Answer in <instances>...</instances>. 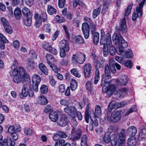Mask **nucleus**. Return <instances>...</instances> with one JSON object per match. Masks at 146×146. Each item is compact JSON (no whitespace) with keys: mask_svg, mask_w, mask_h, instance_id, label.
Masks as SVG:
<instances>
[{"mask_svg":"<svg viewBox=\"0 0 146 146\" xmlns=\"http://www.w3.org/2000/svg\"><path fill=\"white\" fill-rule=\"evenodd\" d=\"M78 86L76 81L73 79H72L70 83V88L72 90L74 91L76 89Z\"/></svg>","mask_w":146,"mask_h":146,"instance_id":"nucleus-42","label":"nucleus"},{"mask_svg":"<svg viewBox=\"0 0 146 146\" xmlns=\"http://www.w3.org/2000/svg\"><path fill=\"white\" fill-rule=\"evenodd\" d=\"M22 12L25 17L28 16V15L30 14H32L30 13V10L26 7H25L23 8Z\"/></svg>","mask_w":146,"mask_h":146,"instance_id":"nucleus-51","label":"nucleus"},{"mask_svg":"<svg viewBox=\"0 0 146 146\" xmlns=\"http://www.w3.org/2000/svg\"><path fill=\"white\" fill-rule=\"evenodd\" d=\"M111 140L110 133L109 132L106 133L103 138L104 141L106 143H110Z\"/></svg>","mask_w":146,"mask_h":146,"instance_id":"nucleus-39","label":"nucleus"},{"mask_svg":"<svg viewBox=\"0 0 146 146\" xmlns=\"http://www.w3.org/2000/svg\"><path fill=\"white\" fill-rule=\"evenodd\" d=\"M48 102L47 100L43 96H40L38 97V103L41 105H45Z\"/></svg>","mask_w":146,"mask_h":146,"instance_id":"nucleus-27","label":"nucleus"},{"mask_svg":"<svg viewBox=\"0 0 146 146\" xmlns=\"http://www.w3.org/2000/svg\"><path fill=\"white\" fill-rule=\"evenodd\" d=\"M47 11L48 13L50 15L55 14L56 13V10L51 5H49L47 6Z\"/></svg>","mask_w":146,"mask_h":146,"instance_id":"nucleus-35","label":"nucleus"},{"mask_svg":"<svg viewBox=\"0 0 146 146\" xmlns=\"http://www.w3.org/2000/svg\"><path fill=\"white\" fill-rule=\"evenodd\" d=\"M47 62L48 65L53 63L55 61V59L51 55L48 53H47L46 55Z\"/></svg>","mask_w":146,"mask_h":146,"instance_id":"nucleus-32","label":"nucleus"},{"mask_svg":"<svg viewBox=\"0 0 146 146\" xmlns=\"http://www.w3.org/2000/svg\"><path fill=\"white\" fill-rule=\"evenodd\" d=\"M139 7L136 8V12L137 14H138L139 18H141L142 17V8L143 7L142 3H139Z\"/></svg>","mask_w":146,"mask_h":146,"instance_id":"nucleus-41","label":"nucleus"},{"mask_svg":"<svg viewBox=\"0 0 146 146\" xmlns=\"http://www.w3.org/2000/svg\"><path fill=\"white\" fill-rule=\"evenodd\" d=\"M136 107L135 106H133L125 113V115H127L130 113L135 111Z\"/></svg>","mask_w":146,"mask_h":146,"instance_id":"nucleus-64","label":"nucleus"},{"mask_svg":"<svg viewBox=\"0 0 146 146\" xmlns=\"http://www.w3.org/2000/svg\"><path fill=\"white\" fill-rule=\"evenodd\" d=\"M125 56L127 58H131L133 56V54L132 51L130 50H127L125 53Z\"/></svg>","mask_w":146,"mask_h":146,"instance_id":"nucleus-53","label":"nucleus"},{"mask_svg":"<svg viewBox=\"0 0 146 146\" xmlns=\"http://www.w3.org/2000/svg\"><path fill=\"white\" fill-rule=\"evenodd\" d=\"M128 80V78L126 76L122 77V78L119 80H117L116 82L119 86H125L127 83Z\"/></svg>","mask_w":146,"mask_h":146,"instance_id":"nucleus-23","label":"nucleus"},{"mask_svg":"<svg viewBox=\"0 0 146 146\" xmlns=\"http://www.w3.org/2000/svg\"><path fill=\"white\" fill-rule=\"evenodd\" d=\"M127 27L125 18H123L122 19H120L119 23V26L118 30L123 33L127 31Z\"/></svg>","mask_w":146,"mask_h":146,"instance_id":"nucleus-15","label":"nucleus"},{"mask_svg":"<svg viewBox=\"0 0 146 146\" xmlns=\"http://www.w3.org/2000/svg\"><path fill=\"white\" fill-rule=\"evenodd\" d=\"M48 89L47 86L45 84L42 85L40 88V91L41 93L44 94L47 93L48 91Z\"/></svg>","mask_w":146,"mask_h":146,"instance_id":"nucleus-45","label":"nucleus"},{"mask_svg":"<svg viewBox=\"0 0 146 146\" xmlns=\"http://www.w3.org/2000/svg\"><path fill=\"white\" fill-rule=\"evenodd\" d=\"M111 78H107L106 77V75H105L104 77H103L102 79V83L101 85L102 84H109V82L110 81Z\"/></svg>","mask_w":146,"mask_h":146,"instance_id":"nucleus-56","label":"nucleus"},{"mask_svg":"<svg viewBox=\"0 0 146 146\" xmlns=\"http://www.w3.org/2000/svg\"><path fill=\"white\" fill-rule=\"evenodd\" d=\"M65 112L71 116H75L77 110L74 106H68L64 109Z\"/></svg>","mask_w":146,"mask_h":146,"instance_id":"nucleus-13","label":"nucleus"},{"mask_svg":"<svg viewBox=\"0 0 146 146\" xmlns=\"http://www.w3.org/2000/svg\"><path fill=\"white\" fill-rule=\"evenodd\" d=\"M15 142L12 141L10 137H7V139H4L3 141V146H14Z\"/></svg>","mask_w":146,"mask_h":146,"instance_id":"nucleus-20","label":"nucleus"},{"mask_svg":"<svg viewBox=\"0 0 146 146\" xmlns=\"http://www.w3.org/2000/svg\"><path fill=\"white\" fill-rule=\"evenodd\" d=\"M128 91V89L125 88L120 89L119 90V92L117 93V96L119 98H123L127 94Z\"/></svg>","mask_w":146,"mask_h":146,"instance_id":"nucleus-26","label":"nucleus"},{"mask_svg":"<svg viewBox=\"0 0 146 146\" xmlns=\"http://www.w3.org/2000/svg\"><path fill=\"white\" fill-rule=\"evenodd\" d=\"M82 131L80 128L73 127L68 138L69 139L74 142L79 140L82 135Z\"/></svg>","mask_w":146,"mask_h":146,"instance_id":"nucleus-3","label":"nucleus"},{"mask_svg":"<svg viewBox=\"0 0 146 146\" xmlns=\"http://www.w3.org/2000/svg\"><path fill=\"white\" fill-rule=\"evenodd\" d=\"M87 136L86 135H83L81 138V145L82 146L86 145L87 143Z\"/></svg>","mask_w":146,"mask_h":146,"instance_id":"nucleus-44","label":"nucleus"},{"mask_svg":"<svg viewBox=\"0 0 146 146\" xmlns=\"http://www.w3.org/2000/svg\"><path fill=\"white\" fill-rule=\"evenodd\" d=\"M32 14H30L28 16H26L24 18L23 22L25 25L29 27L31 26L32 23Z\"/></svg>","mask_w":146,"mask_h":146,"instance_id":"nucleus-22","label":"nucleus"},{"mask_svg":"<svg viewBox=\"0 0 146 146\" xmlns=\"http://www.w3.org/2000/svg\"><path fill=\"white\" fill-rule=\"evenodd\" d=\"M138 137H130L127 140V144L128 146H135L136 144V140Z\"/></svg>","mask_w":146,"mask_h":146,"instance_id":"nucleus-24","label":"nucleus"},{"mask_svg":"<svg viewBox=\"0 0 146 146\" xmlns=\"http://www.w3.org/2000/svg\"><path fill=\"white\" fill-rule=\"evenodd\" d=\"M101 5L94 9L93 12L92 17L94 19L96 18L100 13L101 10Z\"/></svg>","mask_w":146,"mask_h":146,"instance_id":"nucleus-38","label":"nucleus"},{"mask_svg":"<svg viewBox=\"0 0 146 146\" xmlns=\"http://www.w3.org/2000/svg\"><path fill=\"white\" fill-rule=\"evenodd\" d=\"M116 106H117V104L115 102L113 101L110 102L108 106V109L110 113Z\"/></svg>","mask_w":146,"mask_h":146,"instance_id":"nucleus-40","label":"nucleus"},{"mask_svg":"<svg viewBox=\"0 0 146 146\" xmlns=\"http://www.w3.org/2000/svg\"><path fill=\"white\" fill-rule=\"evenodd\" d=\"M104 72L106 77L110 78H111L110 76V67L108 64H105L104 66Z\"/></svg>","mask_w":146,"mask_h":146,"instance_id":"nucleus-31","label":"nucleus"},{"mask_svg":"<svg viewBox=\"0 0 146 146\" xmlns=\"http://www.w3.org/2000/svg\"><path fill=\"white\" fill-rule=\"evenodd\" d=\"M52 69V70L54 71L55 73H57L59 69L57 68L55 65L53 64V63L50 64L48 65Z\"/></svg>","mask_w":146,"mask_h":146,"instance_id":"nucleus-63","label":"nucleus"},{"mask_svg":"<svg viewBox=\"0 0 146 146\" xmlns=\"http://www.w3.org/2000/svg\"><path fill=\"white\" fill-rule=\"evenodd\" d=\"M94 114V117H96L100 116L101 113V110L100 106L99 105L95 107V113L93 112Z\"/></svg>","mask_w":146,"mask_h":146,"instance_id":"nucleus-36","label":"nucleus"},{"mask_svg":"<svg viewBox=\"0 0 146 146\" xmlns=\"http://www.w3.org/2000/svg\"><path fill=\"white\" fill-rule=\"evenodd\" d=\"M73 39L75 42L78 43H83L84 42V40L83 38L79 35L74 37Z\"/></svg>","mask_w":146,"mask_h":146,"instance_id":"nucleus-46","label":"nucleus"},{"mask_svg":"<svg viewBox=\"0 0 146 146\" xmlns=\"http://www.w3.org/2000/svg\"><path fill=\"white\" fill-rule=\"evenodd\" d=\"M38 67L40 70L44 74L47 75L48 74V70L45 66L42 63H40L38 65Z\"/></svg>","mask_w":146,"mask_h":146,"instance_id":"nucleus-29","label":"nucleus"},{"mask_svg":"<svg viewBox=\"0 0 146 146\" xmlns=\"http://www.w3.org/2000/svg\"><path fill=\"white\" fill-rule=\"evenodd\" d=\"M104 42L103 43H100L101 44H106V45H109L112 44V41L110 34L108 33L106 35V38H105L104 39Z\"/></svg>","mask_w":146,"mask_h":146,"instance_id":"nucleus-25","label":"nucleus"},{"mask_svg":"<svg viewBox=\"0 0 146 146\" xmlns=\"http://www.w3.org/2000/svg\"><path fill=\"white\" fill-rule=\"evenodd\" d=\"M49 83L52 86H54L56 84V82L54 78L52 76H48Z\"/></svg>","mask_w":146,"mask_h":146,"instance_id":"nucleus-59","label":"nucleus"},{"mask_svg":"<svg viewBox=\"0 0 146 146\" xmlns=\"http://www.w3.org/2000/svg\"><path fill=\"white\" fill-rule=\"evenodd\" d=\"M12 71H11L10 72V74L12 76H15L17 75L18 73V69L16 67H14L13 69H12Z\"/></svg>","mask_w":146,"mask_h":146,"instance_id":"nucleus-54","label":"nucleus"},{"mask_svg":"<svg viewBox=\"0 0 146 146\" xmlns=\"http://www.w3.org/2000/svg\"><path fill=\"white\" fill-rule=\"evenodd\" d=\"M68 118L64 114L62 115L57 121V123L59 126L62 127L66 126L68 124Z\"/></svg>","mask_w":146,"mask_h":146,"instance_id":"nucleus-8","label":"nucleus"},{"mask_svg":"<svg viewBox=\"0 0 146 146\" xmlns=\"http://www.w3.org/2000/svg\"><path fill=\"white\" fill-rule=\"evenodd\" d=\"M86 87L87 90L91 95L94 94V91L92 86V84L90 82H87L86 83Z\"/></svg>","mask_w":146,"mask_h":146,"instance_id":"nucleus-33","label":"nucleus"},{"mask_svg":"<svg viewBox=\"0 0 146 146\" xmlns=\"http://www.w3.org/2000/svg\"><path fill=\"white\" fill-rule=\"evenodd\" d=\"M118 139L117 136L114 134L112 135L111 136V145L112 146H116L117 144Z\"/></svg>","mask_w":146,"mask_h":146,"instance_id":"nucleus-30","label":"nucleus"},{"mask_svg":"<svg viewBox=\"0 0 146 146\" xmlns=\"http://www.w3.org/2000/svg\"><path fill=\"white\" fill-rule=\"evenodd\" d=\"M24 133L27 135L30 136L33 133V131L30 128H25L24 129Z\"/></svg>","mask_w":146,"mask_h":146,"instance_id":"nucleus-60","label":"nucleus"},{"mask_svg":"<svg viewBox=\"0 0 146 146\" xmlns=\"http://www.w3.org/2000/svg\"><path fill=\"white\" fill-rule=\"evenodd\" d=\"M5 31L9 34H11L13 33V29L9 24L4 27Z\"/></svg>","mask_w":146,"mask_h":146,"instance_id":"nucleus-48","label":"nucleus"},{"mask_svg":"<svg viewBox=\"0 0 146 146\" xmlns=\"http://www.w3.org/2000/svg\"><path fill=\"white\" fill-rule=\"evenodd\" d=\"M14 15L16 19H18L21 16V11L20 8L17 7L14 11Z\"/></svg>","mask_w":146,"mask_h":146,"instance_id":"nucleus-34","label":"nucleus"},{"mask_svg":"<svg viewBox=\"0 0 146 146\" xmlns=\"http://www.w3.org/2000/svg\"><path fill=\"white\" fill-rule=\"evenodd\" d=\"M32 85L29 84L23 85L22 92L19 95L20 98L23 99L28 94L29 97H33L34 96V92L32 89Z\"/></svg>","mask_w":146,"mask_h":146,"instance_id":"nucleus-2","label":"nucleus"},{"mask_svg":"<svg viewBox=\"0 0 146 146\" xmlns=\"http://www.w3.org/2000/svg\"><path fill=\"white\" fill-rule=\"evenodd\" d=\"M82 30L85 38L88 39L90 36L89 26L86 23H83L82 25Z\"/></svg>","mask_w":146,"mask_h":146,"instance_id":"nucleus-9","label":"nucleus"},{"mask_svg":"<svg viewBox=\"0 0 146 146\" xmlns=\"http://www.w3.org/2000/svg\"><path fill=\"white\" fill-rule=\"evenodd\" d=\"M108 46L106 44L104 45L103 47V55L105 56H107L108 54Z\"/></svg>","mask_w":146,"mask_h":146,"instance_id":"nucleus-52","label":"nucleus"},{"mask_svg":"<svg viewBox=\"0 0 146 146\" xmlns=\"http://www.w3.org/2000/svg\"><path fill=\"white\" fill-rule=\"evenodd\" d=\"M51 46L50 45L47 43L43 44L42 45V47L48 52L50 51Z\"/></svg>","mask_w":146,"mask_h":146,"instance_id":"nucleus-62","label":"nucleus"},{"mask_svg":"<svg viewBox=\"0 0 146 146\" xmlns=\"http://www.w3.org/2000/svg\"><path fill=\"white\" fill-rule=\"evenodd\" d=\"M57 133L58 135L61 138H65L67 136V135L64 132L61 131H58Z\"/></svg>","mask_w":146,"mask_h":146,"instance_id":"nucleus-58","label":"nucleus"},{"mask_svg":"<svg viewBox=\"0 0 146 146\" xmlns=\"http://www.w3.org/2000/svg\"><path fill=\"white\" fill-rule=\"evenodd\" d=\"M103 66L102 65L100 61H96V64L95 66L96 70L94 78V83L95 84H97L100 78V72L99 68Z\"/></svg>","mask_w":146,"mask_h":146,"instance_id":"nucleus-7","label":"nucleus"},{"mask_svg":"<svg viewBox=\"0 0 146 146\" xmlns=\"http://www.w3.org/2000/svg\"><path fill=\"white\" fill-rule=\"evenodd\" d=\"M65 31L66 37L69 40L70 39V36L68 32V29L65 25H64L63 26Z\"/></svg>","mask_w":146,"mask_h":146,"instance_id":"nucleus-57","label":"nucleus"},{"mask_svg":"<svg viewBox=\"0 0 146 146\" xmlns=\"http://www.w3.org/2000/svg\"><path fill=\"white\" fill-rule=\"evenodd\" d=\"M70 72L74 76L78 78H80L81 75L76 68H73L70 70Z\"/></svg>","mask_w":146,"mask_h":146,"instance_id":"nucleus-47","label":"nucleus"},{"mask_svg":"<svg viewBox=\"0 0 146 146\" xmlns=\"http://www.w3.org/2000/svg\"><path fill=\"white\" fill-rule=\"evenodd\" d=\"M125 131L123 129L118 134V142H125Z\"/></svg>","mask_w":146,"mask_h":146,"instance_id":"nucleus-19","label":"nucleus"},{"mask_svg":"<svg viewBox=\"0 0 146 146\" xmlns=\"http://www.w3.org/2000/svg\"><path fill=\"white\" fill-rule=\"evenodd\" d=\"M112 39L115 44L117 46L118 49L116 50L114 46L112 44L108 46V49L110 54L113 56L116 51L119 55L122 54L124 50V48L128 46L127 42L124 40L121 35L117 33H115L112 36Z\"/></svg>","mask_w":146,"mask_h":146,"instance_id":"nucleus-1","label":"nucleus"},{"mask_svg":"<svg viewBox=\"0 0 146 146\" xmlns=\"http://www.w3.org/2000/svg\"><path fill=\"white\" fill-rule=\"evenodd\" d=\"M8 40L5 36L0 33V48L1 49L4 50L5 48V43H8Z\"/></svg>","mask_w":146,"mask_h":146,"instance_id":"nucleus-18","label":"nucleus"},{"mask_svg":"<svg viewBox=\"0 0 146 146\" xmlns=\"http://www.w3.org/2000/svg\"><path fill=\"white\" fill-rule=\"evenodd\" d=\"M35 63L32 59H29L27 61L26 67L29 70H31L35 68Z\"/></svg>","mask_w":146,"mask_h":146,"instance_id":"nucleus-21","label":"nucleus"},{"mask_svg":"<svg viewBox=\"0 0 146 146\" xmlns=\"http://www.w3.org/2000/svg\"><path fill=\"white\" fill-rule=\"evenodd\" d=\"M41 80L40 76L36 74H34L33 76L32 82L33 90L36 92L38 91V86Z\"/></svg>","mask_w":146,"mask_h":146,"instance_id":"nucleus-6","label":"nucleus"},{"mask_svg":"<svg viewBox=\"0 0 146 146\" xmlns=\"http://www.w3.org/2000/svg\"><path fill=\"white\" fill-rule=\"evenodd\" d=\"M13 80L15 83L19 84L21 82V78L18 75H16L13 77Z\"/></svg>","mask_w":146,"mask_h":146,"instance_id":"nucleus-49","label":"nucleus"},{"mask_svg":"<svg viewBox=\"0 0 146 146\" xmlns=\"http://www.w3.org/2000/svg\"><path fill=\"white\" fill-rule=\"evenodd\" d=\"M92 68V65L89 63L85 64L84 67V72L86 78H89L91 73Z\"/></svg>","mask_w":146,"mask_h":146,"instance_id":"nucleus-11","label":"nucleus"},{"mask_svg":"<svg viewBox=\"0 0 146 146\" xmlns=\"http://www.w3.org/2000/svg\"><path fill=\"white\" fill-rule=\"evenodd\" d=\"M65 143V141L62 139H60L58 142L55 143L54 146H64Z\"/></svg>","mask_w":146,"mask_h":146,"instance_id":"nucleus-50","label":"nucleus"},{"mask_svg":"<svg viewBox=\"0 0 146 146\" xmlns=\"http://www.w3.org/2000/svg\"><path fill=\"white\" fill-rule=\"evenodd\" d=\"M123 64H124L125 66L129 68H131L133 65L132 63L131 62V61L130 60H128L126 62L124 61V63Z\"/></svg>","mask_w":146,"mask_h":146,"instance_id":"nucleus-61","label":"nucleus"},{"mask_svg":"<svg viewBox=\"0 0 146 146\" xmlns=\"http://www.w3.org/2000/svg\"><path fill=\"white\" fill-rule=\"evenodd\" d=\"M105 117L106 119L109 122L116 123L119 121L121 118V114L117 111H114L111 113H107Z\"/></svg>","mask_w":146,"mask_h":146,"instance_id":"nucleus-4","label":"nucleus"},{"mask_svg":"<svg viewBox=\"0 0 146 146\" xmlns=\"http://www.w3.org/2000/svg\"><path fill=\"white\" fill-rule=\"evenodd\" d=\"M50 119L53 122H56L58 118V115L56 112H51L49 114Z\"/></svg>","mask_w":146,"mask_h":146,"instance_id":"nucleus-28","label":"nucleus"},{"mask_svg":"<svg viewBox=\"0 0 146 146\" xmlns=\"http://www.w3.org/2000/svg\"><path fill=\"white\" fill-rule=\"evenodd\" d=\"M23 3V0H12L11 5L12 6H15L18 4L21 6Z\"/></svg>","mask_w":146,"mask_h":146,"instance_id":"nucleus-43","label":"nucleus"},{"mask_svg":"<svg viewBox=\"0 0 146 146\" xmlns=\"http://www.w3.org/2000/svg\"><path fill=\"white\" fill-rule=\"evenodd\" d=\"M86 59V55L81 52L78 54H73L72 58V60L73 62H77L80 64L83 63Z\"/></svg>","mask_w":146,"mask_h":146,"instance_id":"nucleus-5","label":"nucleus"},{"mask_svg":"<svg viewBox=\"0 0 146 146\" xmlns=\"http://www.w3.org/2000/svg\"><path fill=\"white\" fill-rule=\"evenodd\" d=\"M127 134L131 135L130 137H137L135 135L137 132V128L134 126H131L129 127L126 131Z\"/></svg>","mask_w":146,"mask_h":146,"instance_id":"nucleus-14","label":"nucleus"},{"mask_svg":"<svg viewBox=\"0 0 146 146\" xmlns=\"http://www.w3.org/2000/svg\"><path fill=\"white\" fill-rule=\"evenodd\" d=\"M20 75L21 78L25 82L28 81L30 79L29 75L25 72L24 68L22 67H20L19 68Z\"/></svg>","mask_w":146,"mask_h":146,"instance_id":"nucleus-10","label":"nucleus"},{"mask_svg":"<svg viewBox=\"0 0 146 146\" xmlns=\"http://www.w3.org/2000/svg\"><path fill=\"white\" fill-rule=\"evenodd\" d=\"M0 21L4 27L9 24L7 20L5 18H0Z\"/></svg>","mask_w":146,"mask_h":146,"instance_id":"nucleus-55","label":"nucleus"},{"mask_svg":"<svg viewBox=\"0 0 146 146\" xmlns=\"http://www.w3.org/2000/svg\"><path fill=\"white\" fill-rule=\"evenodd\" d=\"M47 14L46 13L43 12L42 13L41 15L36 13L35 15V19L36 21H42L45 22L47 20Z\"/></svg>","mask_w":146,"mask_h":146,"instance_id":"nucleus-12","label":"nucleus"},{"mask_svg":"<svg viewBox=\"0 0 146 146\" xmlns=\"http://www.w3.org/2000/svg\"><path fill=\"white\" fill-rule=\"evenodd\" d=\"M59 47L60 49H65L67 52L69 50V47L67 41L65 40H62L59 43Z\"/></svg>","mask_w":146,"mask_h":146,"instance_id":"nucleus-16","label":"nucleus"},{"mask_svg":"<svg viewBox=\"0 0 146 146\" xmlns=\"http://www.w3.org/2000/svg\"><path fill=\"white\" fill-rule=\"evenodd\" d=\"M90 117V118L91 120L92 121V122L94 124V125L97 126L98 125V121H97L96 118L94 116L93 117L90 116L89 112H85V119L86 122L87 123H88V121Z\"/></svg>","mask_w":146,"mask_h":146,"instance_id":"nucleus-17","label":"nucleus"},{"mask_svg":"<svg viewBox=\"0 0 146 146\" xmlns=\"http://www.w3.org/2000/svg\"><path fill=\"white\" fill-rule=\"evenodd\" d=\"M138 137L142 140L146 139V128H143L141 130Z\"/></svg>","mask_w":146,"mask_h":146,"instance_id":"nucleus-37","label":"nucleus"}]
</instances>
